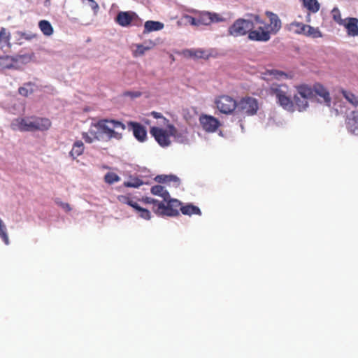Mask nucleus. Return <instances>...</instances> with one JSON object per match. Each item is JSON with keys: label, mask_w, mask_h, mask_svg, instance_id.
<instances>
[{"label": "nucleus", "mask_w": 358, "mask_h": 358, "mask_svg": "<svg viewBox=\"0 0 358 358\" xmlns=\"http://www.w3.org/2000/svg\"><path fill=\"white\" fill-rule=\"evenodd\" d=\"M155 180L160 183H167L169 186L172 185L177 188L180 185V180L174 175H161L155 178Z\"/></svg>", "instance_id": "nucleus-17"}, {"label": "nucleus", "mask_w": 358, "mask_h": 358, "mask_svg": "<svg viewBox=\"0 0 358 358\" xmlns=\"http://www.w3.org/2000/svg\"><path fill=\"white\" fill-rule=\"evenodd\" d=\"M82 138L87 143H92L95 141L101 139L99 131L97 129L94 128V124L90 127L88 131L82 133Z\"/></svg>", "instance_id": "nucleus-18"}, {"label": "nucleus", "mask_w": 358, "mask_h": 358, "mask_svg": "<svg viewBox=\"0 0 358 358\" xmlns=\"http://www.w3.org/2000/svg\"><path fill=\"white\" fill-rule=\"evenodd\" d=\"M187 52L190 57L195 58H204L207 59L208 57V55L206 53V52L203 50H188Z\"/></svg>", "instance_id": "nucleus-35"}, {"label": "nucleus", "mask_w": 358, "mask_h": 358, "mask_svg": "<svg viewBox=\"0 0 358 358\" xmlns=\"http://www.w3.org/2000/svg\"><path fill=\"white\" fill-rule=\"evenodd\" d=\"M142 201L144 202L145 203L152 204L153 205L152 210L157 215H159L160 210H157V208L159 206V204H160V203H162V201H159L158 200H156V199H152L151 197L143 198L142 199Z\"/></svg>", "instance_id": "nucleus-33"}, {"label": "nucleus", "mask_w": 358, "mask_h": 358, "mask_svg": "<svg viewBox=\"0 0 358 358\" xmlns=\"http://www.w3.org/2000/svg\"><path fill=\"white\" fill-rule=\"evenodd\" d=\"M303 35L309 37H313L315 38L322 37V36L321 31L319 30L318 28H315L307 24Z\"/></svg>", "instance_id": "nucleus-32"}, {"label": "nucleus", "mask_w": 358, "mask_h": 358, "mask_svg": "<svg viewBox=\"0 0 358 358\" xmlns=\"http://www.w3.org/2000/svg\"><path fill=\"white\" fill-rule=\"evenodd\" d=\"M18 92L23 96H27L30 94V92L24 87H20Z\"/></svg>", "instance_id": "nucleus-48"}, {"label": "nucleus", "mask_w": 358, "mask_h": 358, "mask_svg": "<svg viewBox=\"0 0 358 358\" xmlns=\"http://www.w3.org/2000/svg\"><path fill=\"white\" fill-rule=\"evenodd\" d=\"M120 180V176L113 172H108L104 176L105 182L109 185H112L115 182H119Z\"/></svg>", "instance_id": "nucleus-36"}, {"label": "nucleus", "mask_w": 358, "mask_h": 358, "mask_svg": "<svg viewBox=\"0 0 358 358\" xmlns=\"http://www.w3.org/2000/svg\"><path fill=\"white\" fill-rule=\"evenodd\" d=\"M271 35L264 26H259L257 29H251L249 32L248 38L254 41L266 42L269 41Z\"/></svg>", "instance_id": "nucleus-12"}, {"label": "nucleus", "mask_w": 358, "mask_h": 358, "mask_svg": "<svg viewBox=\"0 0 358 358\" xmlns=\"http://www.w3.org/2000/svg\"><path fill=\"white\" fill-rule=\"evenodd\" d=\"M127 126L138 141L144 142L146 140L147 131L143 125L137 122L129 121L127 122Z\"/></svg>", "instance_id": "nucleus-11"}, {"label": "nucleus", "mask_w": 358, "mask_h": 358, "mask_svg": "<svg viewBox=\"0 0 358 358\" xmlns=\"http://www.w3.org/2000/svg\"><path fill=\"white\" fill-rule=\"evenodd\" d=\"M187 22L192 25H199V17H193L192 16L187 17Z\"/></svg>", "instance_id": "nucleus-46"}, {"label": "nucleus", "mask_w": 358, "mask_h": 358, "mask_svg": "<svg viewBox=\"0 0 358 358\" xmlns=\"http://www.w3.org/2000/svg\"><path fill=\"white\" fill-rule=\"evenodd\" d=\"M94 127L99 130L100 135L106 134L108 140L112 138L120 140L122 138V134L115 131L113 129L120 128L122 130L126 129V126L122 122L108 119L99 120L94 124Z\"/></svg>", "instance_id": "nucleus-2"}, {"label": "nucleus", "mask_w": 358, "mask_h": 358, "mask_svg": "<svg viewBox=\"0 0 358 358\" xmlns=\"http://www.w3.org/2000/svg\"><path fill=\"white\" fill-rule=\"evenodd\" d=\"M136 207H134V209L138 212L139 216L141 218L147 220L151 218L150 212L148 209L141 208L138 203L136 205Z\"/></svg>", "instance_id": "nucleus-37"}, {"label": "nucleus", "mask_w": 358, "mask_h": 358, "mask_svg": "<svg viewBox=\"0 0 358 358\" xmlns=\"http://www.w3.org/2000/svg\"><path fill=\"white\" fill-rule=\"evenodd\" d=\"M347 29V33L350 36H358V19L356 17H348L344 20L343 24Z\"/></svg>", "instance_id": "nucleus-16"}, {"label": "nucleus", "mask_w": 358, "mask_h": 358, "mask_svg": "<svg viewBox=\"0 0 358 358\" xmlns=\"http://www.w3.org/2000/svg\"><path fill=\"white\" fill-rule=\"evenodd\" d=\"M13 131H34V117H18L10 124Z\"/></svg>", "instance_id": "nucleus-9"}, {"label": "nucleus", "mask_w": 358, "mask_h": 358, "mask_svg": "<svg viewBox=\"0 0 358 358\" xmlns=\"http://www.w3.org/2000/svg\"><path fill=\"white\" fill-rule=\"evenodd\" d=\"M85 150L84 143L81 141H76L69 152V155L73 159H76L78 157L83 155Z\"/></svg>", "instance_id": "nucleus-25"}, {"label": "nucleus", "mask_w": 358, "mask_h": 358, "mask_svg": "<svg viewBox=\"0 0 358 358\" xmlns=\"http://www.w3.org/2000/svg\"><path fill=\"white\" fill-rule=\"evenodd\" d=\"M117 200L124 204H127L132 207L133 208L134 207H136V205L137 204L136 202L134 201L129 196L127 195H120L117 196Z\"/></svg>", "instance_id": "nucleus-40"}, {"label": "nucleus", "mask_w": 358, "mask_h": 358, "mask_svg": "<svg viewBox=\"0 0 358 358\" xmlns=\"http://www.w3.org/2000/svg\"><path fill=\"white\" fill-rule=\"evenodd\" d=\"M236 108L242 114L254 115L259 109L257 100L253 97L247 96L241 99L237 103Z\"/></svg>", "instance_id": "nucleus-6"}, {"label": "nucleus", "mask_w": 358, "mask_h": 358, "mask_svg": "<svg viewBox=\"0 0 358 358\" xmlns=\"http://www.w3.org/2000/svg\"><path fill=\"white\" fill-rule=\"evenodd\" d=\"M346 126L351 133L358 135V110H352L347 117Z\"/></svg>", "instance_id": "nucleus-14"}, {"label": "nucleus", "mask_w": 358, "mask_h": 358, "mask_svg": "<svg viewBox=\"0 0 358 358\" xmlns=\"http://www.w3.org/2000/svg\"><path fill=\"white\" fill-rule=\"evenodd\" d=\"M313 92L321 98L323 99L324 102L328 106H330L331 103V97L328 90L321 84L316 83L313 86Z\"/></svg>", "instance_id": "nucleus-20"}, {"label": "nucleus", "mask_w": 358, "mask_h": 358, "mask_svg": "<svg viewBox=\"0 0 358 358\" xmlns=\"http://www.w3.org/2000/svg\"><path fill=\"white\" fill-rule=\"evenodd\" d=\"M306 24L299 22H292L287 25V29L294 34H301L303 35L306 31Z\"/></svg>", "instance_id": "nucleus-23"}, {"label": "nucleus", "mask_w": 358, "mask_h": 358, "mask_svg": "<svg viewBox=\"0 0 358 358\" xmlns=\"http://www.w3.org/2000/svg\"><path fill=\"white\" fill-rule=\"evenodd\" d=\"M341 94L345 97V99L352 105H353L354 106H358V96H357L352 92L345 90H342Z\"/></svg>", "instance_id": "nucleus-31"}, {"label": "nucleus", "mask_w": 358, "mask_h": 358, "mask_svg": "<svg viewBox=\"0 0 358 358\" xmlns=\"http://www.w3.org/2000/svg\"><path fill=\"white\" fill-rule=\"evenodd\" d=\"M38 27L41 32L46 36L53 34L54 29L50 22L45 20H42L38 22Z\"/></svg>", "instance_id": "nucleus-28"}, {"label": "nucleus", "mask_w": 358, "mask_h": 358, "mask_svg": "<svg viewBox=\"0 0 358 358\" xmlns=\"http://www.w3.org/2000/svg\"><path fill=\"white\" fill-rule=\"evenodd\" d=\"M289 87L287 85L272 83L266 90L270 96H275L277 103L284 109L292 110L294 103L288 95Z\"/></svg>", "instance_id": "nucleus-1"}, {"label": "nucleus", "mask_w": 358, "mask_h": 358, "mask_svg": "<svg viewBox=\"0 0 358 358\" xmlns=\"http://www.w3.org/2000/svg\"><path fill=\"white\" fill-rule=\"evenodd\" d=\"M150 44L152 45V46H145L141 44L137 45L136 50L134 52V56L137 57L144 55L147 50H150L152 47L155 45V43L152 41H150Z\"/></svg>", "instance_id": "nucleus-38"}, {"label": "nucleus", "mask_w": 358, "mask_h": 358, "mask_svg": "<svg viewBox=\"0 0 358 358\" xmlns=\"http://www.w3.org/2000/svg\"><path fill=\"white\" fill-rule=\"evenodd\" d=\"M136 16V15L134 12L120 11L117 13L115 21L122 27H127L131 24Z\"/></svg>", "instance_id": "nucleus-13"}, {"label": "nucleus", "mask_w": 358, "mask_h": 358, "mask_svg": "<svg viewBox=\"0 0 358 358\" xmlns=\"http://www.w3.org/2000/svg\"><path fill=\"white\" fill-rule=\"evenodd\" d=\"M10 34L6 28L1 27L0 29V43H3L10 44Z\"/></svg>", "instance_id": "nucleus-39"}, {"label": "nucleus", "mask_w": 358, "mask_h": 358, "mask_svg": "<svg viewBox=\"0 0 358 358\" xmlns=\"http://www.w3.org/2000/svg\"><path fill=\"white\" fill-rule=\"evenodd\" d=\"M200 124L206 132H215L220 126V122L215 117L208 115H201L199 117Z\"/></svg>", "instance_id": "nucleus-10"}, {"label": "nucleus", "mask_w": 358, "mask_h": 358, "mask_svg": "<svg viewBox=\"0 0 358 358\" xmlns=\"http://www.w3.org/2000/svg\"><path fill=\"white\" fill-rule=\"evenodd\" d=\"M26 57L25 55L1 56L0 57V66L2 68L10 69L13 66V63L21 61Z\"/></svg>", "instance_id": "nucleus-19"}, {"label": "nucleus", "mask_w": 358, "mask_h": 358, "mask_svg": "<svg viewBox=\"0 0 358 358\" xmlns=\"http://www.w3.org/2000/svg\"><path fill=\"white\" fill-rule=\"evenodd\" d=\"M217 108L224 114L231 113L237 106L236 101L231 96L227 95L220 96L215 100Z\"/></svg>", "instance_id": "nucleus-8"}, {"label": "nucleus", "mask_w": 358, "mask_h": 358, "mask_svg": "<svg viewBox=\"0 0 358 358\" xmlns=\"http://www.w3.org/2000/svg\"><path fill=\"white\" fill-rule=\"evenodd\" d=\"M294 102L297 107V110L300 112L306 110L308 106V99L297 94L294 96Z\"/></svg>", "instance_id": "nucleus-29"}, {"label": "nucleus", "mask_w": 358, "mask_h": 358, "mask_svg": "<svg viewBox=\"0 0 358 358\" xmlns=\"http://www.w3.org/2000/svg\"><path fill=\"white\" fill-rule=\"evenodd\" d=\"M198 17L199 24L209 25L222 20L218 14L210 12H202Z\"/></svg>", "instance_id": "nucleus-15"}, {"label": "nucleus", "mask_w": 358, "mask_h": 358, "mask_svg": "<svg viewBox=\"0 0 358 358\" xmlns=\"http://www.w3.org/2000/svg\"><path fill=\"white\" fill-rule=\"evenodd\" d=\"M151 115H152L154 118H155V119H162V120H163V121H164V124H169V120L167 118L164 117L162 115V113H158V112H156V111H152V112L151 113Z\"/></svg>", "instance_id": "nucleus-44"}, {"label": "nucleus", "mask_w": 358, "mask_h": 358, "mask_svg": "<svg viewBox=\"0 0 358 358\" xmlns=\"http://www.w3.org/2000/svg\"><path fill=\"white\" fill-rule=\"evenodd\" d=\"M331 15L334 20L338 23L339 25L343 24L344 20L341 18V14L339 9L337 7H335L331 10Z\"/></svg>", "instance_id": "nucleus-42"}, {"label": "nucleus", "mask_w": 358, "mask_h": 358, "mask_svg": "<svg viewBox=\"0 0 358 358\" xmlns=\"http://www.w3.org/2000/svg\"><path fill=\"white\" fill-rule=\"evenodd\" d=\"M150 192L154 195H157L163 198L164 201L169 199L170 194L169 192L165 189L164 187L162 185H155L151 187Z\"/></svg>", "instance_id": "nucleus-26"}, {"label": "nucleus", "mask_w": 358, "mask_h": 358, "mask_svg": "<svg viewBox=\"0 0 358 358\" xmlns=\"http://www.w3.org/2000/svg\"><path fill=\"white\" fill-rule=\"evenodd\" d=\"M143 184V181L138 178H131L129 180L124 182V185L127 187H138Z\"/></svg>", "instance_id": "nucleus-41"}, {"label": "nucleus", "mask_w": 358, "mask_h": 358, "mask_svg": "<svg viewBox=\"0 0 358 358\" xmlns=\"http://www.w3.org/2000/svg\"><path fill=\"white\" fill-rule=\"evenodd\" d=\"M51 127V122L48 118L34 117V131H46Z\"/></svg>", "instance_id": "nucleus-21"}, {"label": "nucleus", "mask_w": 358, "mask_h": 358, "mask_svg": "<svg viewBox=\"0 0 358 358\" xmlns=\"http://www.w3.org/2000/svg\"><path fill=\"white\" fill-rule=\"evenodd\" d=\"M163 28V23L157 21L148 20L145 22L143 34H148L152 31H159Z\"/></svg>", "instance_id": "nucleus-24"}, {"label": "nucleus", "mask_w": 358, "mask_h": 358, "mask_svg": "<svg viewBox=\"0 0 358 358\" xmlns=\"http://www.w3.org/2000/svg\"><path fill=\"white\" fill-rule=\"evenodd\" d=\"M36 34L32 32H22L20 36L22 38L31 41L36 37Z\"/></svg>", "instance_id": "nucleus-43"}, {"label": "nucleus", "mask_w": 358, "mask_h": 358, "mask_svg": "<svg viewBox=\"0 0 358 358\" xmlns=\"http://www.w3.org/2000/svg\"><path fill=\"white\" fill-rule=\"evenodd\" d=\"M59 205L66 211L69 212L71 210L70 205L67 203L60 202Z\"/></svg>", "instance_id": "nucleus-49"}, {"label": "nucleus", "mask_w": 358, "mask_h": 358, "mask_svg": "<svg viewBox=\"0 0 358 358\" xmlns=\"http://www.w3.org/2000/svg\"><path fill=\"white\" fill-rule=\"evenodd\" d=\"M271 74L273 75L276 78L282 77V76L285 77L286 78H287V76L286 73H285L282 71H277V70L271 71Z\"/></svg>", "instance_id": "nucleus-47"}, {"label": "nucleus", "mask_w": 358, "mask_h": 358, "mask_svg": "<svg viewBox=\"0 0 358 358\" xmlns=\"http://www.w3.org/2000/svg\"><path fill=\"white\" fill-rule=\"evenodd\" d=\"M167 202L165 204L164 202L160 203L157 210H160L159 216H169L175 217L179 215V210L180 207L182 206V203L178 199H171L166 201Z\"/></svg>", "instance_id": "nucleus-5"}, {"label": "nucleus", "mask_w": 358, "mask_h": 358, "mask_svg": "<svg viewBox=\"0 0 358 358\" xmlns=\"http://www.w3.org/2000/svg\"><path fill=\"white\" fill-rule=\"evenodd\" d=\"M180 211L185 215H201V211L200 208L198 206L193 205L192 203H187L181 206Z\"/></svg>", "instance_id": "nucleus-22"}, {"label": "nucleus", "mask_w": 358, "mask_h": 358, "mask_svg": "<svg viewBox=\"0 0 358 358\" xmlns=\"http://www.w3.org/2000/svg\"><path fill=\"white\" fill-rule=\"evenodd\" d=\"M0 237L6 245L10 243L7 229L3 222L0 218Z\"/></svg>", "instance_id": "nucleus-34"}, {"label": "nucleus", "mask_w": 358, "mask_h": 358, "mask_svg": "<svg viewBox=\"0 0 358 358\" xmlns=\"http://www.w3.org/2000/svg\"><path fill=\"white\" fill-rule=\"evenodd\" d=\"M169 131L157 127H153L150 129V134L155 138L156 141L162 147L169 146L171 144L170 136L175 138L181 136L177 129L173 124H167Z\"/></svg>", "instance_id": "nucleus-3"}, {"label": "nucleus", "mask_w": 358, "mask_h": 358, "mask_svg": "<svg viewBox=\"0 0 358 358\" xmlns=\"http://www.w3.org/2000/svg\"><path fill=\"white\" fill-rule=\"evenodd\" d=\"M266 15L268 17L270 23L266 24L258 15L255 16V20L257 24H264V28L271 34H276L281 28V21L278 16L270 11L266 12Z\"/></svg>", "instance_id": "nucleus-7"}, {"label": "nucleus", "mask_w": 358, "mask_h": 358, "mask_svg": "<svg viewBox=\"0 0 358 358\" xmlns=\"http://www.w3.org/2000/svg\"><path fill=\"white\" fill-rule=\"evenodd\" d=\"M141 94H142L141 92H138V91H135V92L127 91L124 93V96H130L131 98L139 97L141 96Z\"/></svg>", "instance_id": "nucleus-45"}, {"label": "nucleus", "mask_w": 358, "mask_h": 358, "mask_svg": "<svg viewBox=\"0 0 358 358\" xmlns=\"http://www.w3.org/2000/svg\"><path fill=\"white\" fill-rule=\"evenodd\" d=\"M303 6L311 13H317L320 10L317 0H303Z\"/></svg>", "instance_id": "nucleus-30"}, {"label": "nucleus", "mask_w": 358, "mask_h": 358, "mask_svg": "<svg viewBox=\"0 0 358 358\" xmlns=\"http://www.w3.org/2000/svg\"><path fill=\"white\" fill-rule=\"evenodd\" d=\"M298 95L302 96V98L308 99L313 96V89L307 85H301L296 87Z\"/></svg>", "instance_id": "nucleus-27"}, {"label": "nucleus", "mask_w": 358, "mask_h": 358, "mask_svg": "<svg viewBox=\"0 0 358 358\" xmlns=\"http://www.w3.org/2000/svg\"><path fill=\"white\" fill-rule=\"evenodd\" d=\"M254 27V23L251 20L239 18L229 27L228 31L229 35L237 37L249 34Z\"/></svg>", "instance_id": "nucleus-4"}]
</instances>
